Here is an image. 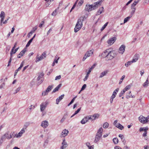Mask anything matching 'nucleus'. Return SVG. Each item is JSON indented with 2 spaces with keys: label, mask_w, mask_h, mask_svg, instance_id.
Here are the masks:
<instances>
[{
  "label": "nucleus",
  "mask_w": 149,
  "mask_h": 149,
  "mask_svg": "<svg viewBox=\"0 0 149 149\" xmlns=\"http://www.w3.org/2000/svg\"><path fill=\"white\" fill-rule=\"evenodd\" d=\"M61 76L60 75H59V76H57L56 77H55V80H58V79H60L61 78Z\"/></svg>",
  "instance_id": "60"
},
{
  "label": "nucleus",
  "mask_w": 149,
  "mask_h": 149,
  "mask_svg": "<svg viewBox=\"0 0 149 149\" xmlns=\"http://www.w3.org/2000/svg\"><path fill=\"white\" fill-rule=\"evenodd\" d=\"M26 50L25 48L22 51L20 52L18 54L17 56V57L18 58H20L21 56H23L24 54L26 51Z\"/></svg>",
  "instance_id": "17"
},
{
  "label": "nucleus",
  "mask_w": 149,
  "mask_h": 149,
  "mask_svg": "<svg viewBox=\"0 0 149 149\" xmlns=\"http://www.w3.org/2000/svg\"><path fill=\"white\" fill-rule=\"evenodd\" d=\"M69 131L66 130H63L60 136L61 137H64L67 135Z\"/></svg>",
  "instance_id": "13"
},
{
  "label": "nucleus",
  "mask_w": 149,
  "mask_h": 149,
  "mask_svg": "<svg viewBox=\"0 0 149 149\" xmlns=\"http://www.w3.org/2000/svg\"><path fill=\"white\" fill-rule=\"evenodd\" d=\"M53 87V85L49 86L46 90L42 92V96H45L48 94L49 92L52 89Z\"/></svg>",
  "instance_id": "6"
},
{
  "label": "nucleus",
  "mask_w": 149,
  "mask_h": 149,
  "mask_svg": "<svg viewBox=\"0 0 149 149\" xmlns=\"http://www.w3.org/2000/svg\"><path fill=\"white\" fill-rule=\"evenodd\" d=\"M41 125L43 127L45 128L48 125V122L46 120L43 121L42 122Z\"/></svg>",
  "instance_id": "16"
},
{
  "label": "nucleus",
  "mask_w": 149,
  "mask_h": 149,
  "mask_svg": "<svg viewBox=\"0 0 149 149\" xmlns=\"http://www.w3.org/2000/svg\"><path fill=\"white\" fill-rule=\"evenodd\" d=\"M119 90V88H116V90H115L114 91L112 95H113L114 96L116 97L117 94V93H118Z\"/></svg>",
  "instance_id": "28"
},
{
  "label": "nucleus",
  "mask_w": 149,
  "mask_h": 149,
  "mask_svg": "<svg viewBox=\"0 0 149 149\" xmlns=\"http://www.w3.org/2000/svg\"><path fill=\"white\" fill-rule=\"evenodd\" d=\"M15 134V132H11V133H10V134H9V137H10V139L12 138V137H13V136H14V137H15V136H16V134Z\"/></svg>",
  "instance_id": "32"
},
{
  "label": "nucleus",
  "mask_w": 149,
  "mask_h": 149,
  "mask_svg": "<svg viewBox=\"0 0 149 149\" xmlns=\"http://www.w3.org/2000/svg\"><path fill=\"white\" fill-rule=\"evenodd\" d=\"M86 18L85 16L80 17L78 20L77 22L76 25L74 29L75 33L78 31L82 26V22Z\"/></svg>",
  "instance_id": "1"
},
{
  "label": "nucleus",
  "mask_w": 149,
  "mask_h": 149,
  "mask_svg": "<svg viewBox=\"0 0 149 149\" xmlns=\"http://www.w3.org/2000/svg\"><path fill=\"white\" fill-rule=\"evenodd\" d=\"M35 108V106L33 105H31L29 107V110H31L32 109H33Z\"/></svg>",
  "instance_id": "61"
},
{
  "label": "nucleus",
  "mask_w": 149,
  "mask_h": 149,
  "mask_svg": "<svg viewBox=\"0 0 149 149\" xmlns=\"http://www.w3.org/2000/svg\"><path fill=\"white\" fill-rule=\"evenodd\" d=\"M139 0H137L135 1L134 3L132 4L131 8H134L135 6L139 2Z\"/></svg>",
  "instance_id": "23"
},
{
  "label": "nucleus",
  "mask_w": 149,
  "mask_h": 149,
  "mask_svg": "<svg viewBox=\"0 0 149 149\" xmlns=\"http://www.w3.org/2000/svg\"><path fill=\"white\" fill-rule=\"evenodd\" d=\"M118 122V120H115L113 124L116 126V127H117V125H118V124L119 123H117Z\"/></svg>",
  "instance_id": "54"
},
{
  "label": "nucleus",
  "mask_w": 149,
  "mask_h": 149,
  "mask_svg": "<svg viewBox=\"0 0 149 149\" xmlns=\"http://www.w3.org/2000/svg\"><path fill=\"white\" fill-rule=\"evenodd\" d=\"M20 70V69H19V68H18L17 69L15 70L14 75V76H15L17 75L18 71Z\"/></svg>",
  "instance_id": "59"
},
{
  "label": "nucleus",
  "mask_w": 149,
  "mask_h": 149,
  "mask_svg": "<svg viewBox=\"0 0 149 149\" xmlns=\"http://www.w3.org/2000/svg\"><path fill=\"white\" fill-rule=\"evenodd\" d=\"M108 23V22H106L102 27V28L101 29V31H102L104 29L106 28V26H107Z\"/></svg>",
  "instance_id": "43"
},
{
  "label": "nucleus",
  "mask_w": 149,
  "mask_h": 149,
  "mask_svg": "<svg viewBox=\"0 0 149 149\" xmlns=\"http://www.w3.org/2000/svg\"><path fill=\"white\" fill-rule=\"evenodd\" d=\"M148 127H141L139 129V131L141 132V131H144V132L147 131L148 130Z\"/></svg>",
  "instance_id": "21"
},
{
  "label": "nucleus",
  "mask_w": 149,
  "mask_h": 149,
  "mask_svg": "<svg viewBox=\"0 0 149 149\" xmlns=\"http://www.w3.org/2000/svg\"><path fill=\"white\" fill-rule=\"evenodd\" d=\"M86 84H84V85H83L81 89V91H82L84 90L86 88Z\"/></svg>",
  "instance_id": "55"
},
{
  "label": "nucleus",
  "mask_w": 149,
  "mask_h": 149,
  "mask_svg": "<svg viewBox=\"0 0 149 149\" xmlns=\"http://www.w3.org/2000/svg\"><path fill=\"white\" fill-rule=\"evenodd\" d=\"M89 74H88V73H87L84 79V81H85L87 80V79L88 78V77Z\"/></svg>",
  "instance_id": "52"
},
{
  "label": "nucleus",
  "mask_w": 149,
  "mask_h": 149,
  "mask_svg": "<svg viewBox=\"0 0 149 149\" xmlns=\"http://www.w3.org/2000/svg\"><path fill=\"white\" fill-rule=\"evenodd\" d=\"M88 121L86 117H85L83 118L81 121V123L82 124H85Z\"/></svg>",
  "instance_id": "25"
},
{
  "label": "nucleus",
  "mask_w": 149,
  "mask_h": 149,
  "mask_svg": "<svg viewBox=\"0 0 149 149\" xmlns=\"http://www.w3.org/2000/svg\"><path fill=\"white\" fill-rule=\"evenodd\" d=\"M24 129L23 128L16 136V137L18 138L19 137H21L22 135V134L24 133Z\"/></svg>",
  "instance_id": "19"
},
{
  "label": "nucleus",
  "mask_w": 149,
  "mask_h": 149,
  "mask_svg": "<svg viewBox=\"0 0 149 149\" xmlns=\"http://www.w3.org/2000/svg\"><path fill=\"white\" fill-rule=\"evenodd\" d=\"M131 86V85H128L125 88L126 89L125 90L127 91L128 90L130 89Z\"/></svg>",
  "instance_id": "50"
},
{
  "label": "nucleus",
  "mask_w": 149,
  "mask_h": 149,
  "mask_svg": "<svg viewBox=\"0 0 149 149\" xmlns=\"http://www.w3.org/2000/svg\"><path fill=\"white\" fill-rule=\"evenodd\" d=\"M118 125H117V128L121 130H122L124 129V127L120 123H119Z\"/></svg>",
  "instance_id": "39"
},
{
  "label": "nucleus",
  "mask_w": 149,
  "mask_h": 149,
  "mask_svg": "<svg viewBox=\"0 0 149 149\" xmlns=\"http://www.w3.org/2000/svg\"><path fill=\"white\" fill-rule=\"evenodd\" d=\"M84 0H81L79 2L78 4L79 6H81L84 3Z\"/></svg>",
  "instance_id": "56"
},
{
  "label": "nucleus",
  "mask_w": 149,
  "mask_h": 149,
  "mask_svg": "<svg viewBox=\"0 0 149 149\" xmlns=\"http://www.w3.org/2000/svg\"><path fill=\"white\" fill-rule=\"evenodd\" d=\"M130 147L127 146V145L124 146V149H130Z\"/></svg>",
  "instance_id": "64"
},
{
  "label": "nucleus",
  "mask_w": 149,
  "mask_h": 149,
  "mask_svg": "<svg viewBox=\"0 0 149 149\" xmlns=\"http://www.w3.org/2000/svg\"><path fill=\"white\" fill-rule=\"evenodd\" d=\"M46 52H44L40 57H38L37 58L36 62H38L39 61L42 60L43 58L46 57Z\"/></svg>",
  "instance_id": "9"
},
{
  "label": "nucleus",
  "mask_w": 149,
  "mask_h": 149,
  "mask_svg": "<svg viewBox=\"0 0 149 149\" xmlns=\"http://www.w3.org/2000/svg\"><path fill=\"white\" fill-rule=\"evenodd\" d=\"M138 55L136 54L134 55V56L133 59L132 60L133 61V62H135L138 59Z\"/></svg>",
  "instance_id": "26"
},
{
  "label": "nucleus",
  "mask_w": 149,
  "mask_h": 149,
  "mask_svg": "<svg viewBox=\"0 0 149 149\" xmlns=\"http://www.w3.org/2000/svg\"><path fill=\"white\" fill-rule=\"evenodd\" d=\"M107 73V71H105L100 73L99 78H102L104 76L106 75V74Z\"/></svg>",
  "instance_id": "24"
},
{
  "label": "nucleus",
  "mask_w": 149,
  "mask_h": 149,
  "mask_svg": "<svg viewBox=\"0 0 149 149\" xmlns=\"http://www.w3.org/2000/svg\"><path fill=\"white\" fill-rule=\"evenodd\" d=\"M5 13L3 11H1L0 15V17H5Z\"/></svg>",
  "instance_id": "48"
},
{
  "label": "nucleus",
  "mask_w": 149,
  "mask_h": 149,
  "mask_svg": "<svg viewBox=\"0 0 149 149\" xmlns=\"http://www.w3.org/2000/svg\"><path fill=\"white\" fill-rule=\"evenodd\" d=\"M37 29V27L36 26H35L33 27V30L30 32L29 33L28 35H29V34H31L32 35L34 31H35Z\"/></svg>",
  "instance_id": "35"
},
{
  "label": "nucleus",
  "mask_w": 149,
  "mask_h": 149,
  "mask_svg": "<svg viewBox=\"0 0 149 149\" xmlns=\"http://www.w3.org/2000/svg\"><path fill=\"white\" fill-rule=\"evenodd\" d=\"M57 10L55 9L52 13V15L53 16H55L56 15Z\"/></svg>",
  "instance_id": "51"
},
{
  "label": "nucleus",
  "mask_w": 149,
  "mask_h": 149,
  "mask_svg": "<svg viewBox=\"0 0 149 149\" xmlns=\"http://www.w3.org/2000/svg\"><path fill=\"white\" fill-rule=\"evenodd\" d=\"M97 8V6L95 5H88L86 4V6L85 10L88 12L90 11L93 10H94Z\"/></svg>",
  "instance_id": "3"
},
{
  "label": "nucleus",
  "mask_w": 149,
  "mask_h": 149,
  "mask_svg": "<svg viewBox=\"0 0 149 149\" xmlns=\"http://www.w3.org/2000/svg\"><path fill=\"white\" fill-rule=\"evenodd\" d=\"M29 123H26L24 125V127L25 129H26L27 127L29 125Z\"/></svg>",
  "instance_id": "53"
},
{
  "label": "nucleus",
  "mask_w": 149,
  "mask_h": 149,
  "mask_svg": "<svg viewBox=\"0 0 149 149\" xmlns=\"http://www.w3.org/2000/svg\"><path fill=\"white\" fill-rule=\"evenodd\" d=\"M102 136V134H96L95 136V138L94 141V142L95 143H96L97 142H98L100 140V138H101Z\"/></svg>",
  "instance_id": "14"
},
{
  "label": "nucleus",
  "mask_w": 149,
  "mask_h": 149,
  "mask_svg": "<svg viewBox=\"0 0 149 149\" xmlns=\"http://www.w3.org/2000/svg\"><path fill=\"white\" fill-rule=\"evenodd\" d=\"M93 50H90L87 51L85 54L84 57L82 59V61H84L87 57L91 56L93 54Z\"/></svg>",
  "instance_id": "7"
},
{
  "label": "nucleus",
  "mask_w": 149,
  "mask_h": 149,
  "mask_svg": "<svg viewBox=\"0 0 149 149\" xmlns=\"http://www.w3.org/2000/svg\"><path fill=\"white\" fill-rule=\"evenodd\" d=\"M81 107H80L74 113V114L72 116H71V118L73 116H74L75 115H76V114H77L79 112V111H80V110H81Z\"/></svg>",
  "instance_id": "33"
},
{
  "label": "nucleus",
  "mask_w": 149,
  "mask_h": 149,
  "mask_svg": "<svg viewBox=\"0 0 149 149\" xmlns=\"http://www.w3.org/2000/svg\"><path fill=\"white\" fill-rule=\"evenodd\" d=\"M24 61H23L20 65V67L19 68V69H21V68L23 67L24 64Z\"/></svg>",
  "instance_id": "57"
},
{
  "label": "nucleus",
  "mask_w": 149,
  "mask_h": 149,
  "mask_svg": "<svg viewBox=\"0 0 149 149\" xmlns=\"http://www.w3.org/2000/svg\"><path fill=\"white\" fill-rule=\"evenodd\" d=\"M62 146H61L60 149H65L68 146V144L64 139L62 143Z\"/></svg>",
  "instance_id": "12"
},
{
  "label": "nucleus",
  "mask_w": 149,
  "mask_h": 149,
  "mask_svg": "<svg viewBox=\"0 0 149 149\" xmlns=\"http://www.w3.org/2000/svg\"><path fill=\"white\" fill-rule=\"evenodd\" d=\"M116 38L115 37H114L111 38L109 39L107 41V42L108 43L109 45H112L114 42L116 41Z\"/></svg>",
  "instance_id": "11"
},
{
  "label": "nucleus",
  "mask_w": 149,
  "mask_h": 149,
  "mask_svg": "<svg viewBox=\"0 0 149 149\" xmlns=\"http://www.w3.org/2000/svg\"><path fill=\"white\" fill-rule=\"evenodd\" d=\"M104 11V8L103 7L100 8L99 10L97 11V14L96 15H100L102 12Z\"/></svg>",
  "instance_id": "20"
},
{
  "label": "nucleus",
  "mask_w": 149,
  "mask_h": 149,
  "mask_svg": "<svg viewBox=\"0 0 149 149\" xmlns=\"http://www.w3.org/2000/svg\"><path fill=\"white\" fill-rule=\"evenodd\" d=\"M148 78L146 81L143 84V86L144 87H146L148 85Z\"/></svg>",
  "instance_id": "30"
},
{
  "label": "nucleus",
  "mask_w": 149,
  "mask_h": 149,
  "mask_svg": "<svg viewBox=\"0 0 149 149\" xmlns=\"http://www.w3.org/2000/svg\"><path fill=\"white\" fill-rule=\"evenodd\" d=\"M61 84H59L56 88H55L53 90L52 93H54L57 91L59 89L61 86Z\"/></svg>",
  "instance_id": "22"
},
{
  "label": "nucleus",
  "mask_w": 149,
  "mask_h": 149,
  "mask_svg": "<svg viewBox=\"0 0 149 149\" xmlns=\"http://www.w3.org/2000/svg\"><path fill=\"white\" fill-rule=\"evenodd\" d=\"M64 96V94H63L59 96L56 100V104H58L59 102L63 98Z\"/></svg>",
  "instance_id": "18"
},
{
  "label": "nucleus",
  "mask_w": 149,
  "mask_h": 149,
  "mask_svg": "<svg viewBox=\"0 0 149 149\" xmlns=\"http://www.w3.org/2000/svg\"><path fill=\"white\" fill-rule=\"evenodd\" d=\"M6 137L4 136V135L2 136L1 138V139L3 141H4L6 139Z\"/></svg>",
  "instance_id": "62"
},
{
  "label": "nucleus",
  "mask_w": 149,
  "mask_h": 149,
  "mask_svg": "<svg viewBox=\"0 0 149 149\" xmlns=\"http://www.w3.org/2000/svg\"><path fill=\"white\" fill-rule=\"evenodd\" d=\"M115 149H122V148L119 146H115L114 147Z\"/></svg>",
  "instance_id": "63"
},
{
  "label": "nucleus",
  "mask_w": 149,
  "mask_h": 149,
  "mask_svg": "<svg viewBox=\"0 0 149 149\" xmlns=\"http://www.w3.org/2000/svg\"><path fill=\"white\" fill-rule=\"evenodd\" d=\"M125 48V46L124 45H122L120 47L118 50V52L123 54L124 52Z\"/></svg>",
  "instance_id": "10"
},
{
  "label": "nucleus",
  "mask_w": 149,
  "mask_h": 149,
  "mask_svg": "<svg viewBox=\"0 0 149 149\" xmlns=\"http://www.w3.org/2000/svg\"><path fill=\"white\" fill-rule=\"evenodd\" d=\"M93 117H94V119L95 120L96 119L98 118L99 117V115L96 113L95 114L93 115Z\"/></svg>",
  "instance_id": "49"
},
{
  "label": "nucleus",
  "mask_w": 149,
  "mask_h": 149,
  "mask_svg": "<svg viewBox=\"0 0 149 149\" xmlns=\"http://www.w3.org/2000/svg\"><path fill=\"white\" fill-rule=\"evenodd\" d=\"M109 125V123L107 122L105 123L103 125V127L104 128H107Z\"/></svg>",
  "instance_id": "40"
},
{
  "label": "nucleus",
  "mask_w": 149,
  "mask_h": 149,
  "mask_svg": "<svg viewBox=\"0 0 149 149\" xmlns=\"http://www.w3.org/2000/svg\"><path fill=\"white\" fill-rule=\"evenodd\" d=\"M9 132H6L4 135V136L6 137V138L7 139H10V138L9 137Z\"/></svg>",
  "instance_id": "31"
},
{
  "label": "nucleus",
  "mask_w": 149,
  "mask_h": 149,
  "mask_svg": "<svg viewBox=\"0 0 149 149\" xmlns=\"http://www.w3.org/2000/svg\"><path fill=\"white\" fill-rule=\"evenodd\" d=\"M131 17H132V16H129L125 18L124 19V23H125L127 22L128 21H129V19Z\"/></svg>",
  "instance_id": "34"
},
{
  "label": "nucleus",
  "mask_w": 149,
  "mask_h": 149,
  "mask_svg": "<svg viewBox=\"0 0 149 149\" xmlns=\"http://www.w3.org/2000/svg\"><path fill=\"white\" fill-rule=\"evenodd\" d=\"M32 39H31L27 43V44L26 45V47H29L31 43L32 42Z\"/></svg>",
  "instance_id": "44"
},
{
  "label": "nucleus",
  "mask_w": 149,
  "mask_h": 149,
  "mask_svg": "<svg viewBox=\"0 0 149 149\" xmlns=\"http://www.w3.org/2000/svg\"><path fill=\"white\" fill-rule=\"evenodd\" d=\"M113 141L114 143L115 144L118 143V140L117 138H113Z\"/></svg>",
  "instance_id": "38"
},
{
  "label": "nucleus",
  "mask_w": 149,
  "mask_h": 149,
  "mask_svg": "<svg viewBox=\"0 0 149 149\" xmlns=\"http://www.w3.org/2000/svg\"><path fill=\"white\" fill-rule=\"evenodd\" d=\"M131 9H132V10L131 11L130 16H132L133 15V14L134 13V12H135L136 9L135 8H131Z\"/></svg>",
  "instance_id": "42"
},
{
  "label": "nucleus",
  "mask_w": 149,
  "mask_h": 149,
  "mask_svg": "<svg viewBox=\"0 0 149 149\" xmlns=\"http://www.w3.org/2000/svg\"><path fill=\"white\" fill-rule=\"evenodd\" d=\"M67 116V114H64V115L63 116L62 118L60 120V123H63L64 121L66 119V118Z\"/></svg>",
  "instance_id": "27"
},
{
  "label": "nucleus",
  "mask_w": 149,
  "mask_h": 149,
  "mask_svg": "<svg viewBox=\"0 0 149 149\" xmlns=\"http://www.w3.org/2000/svg\"><path fill=\"white\" fill-rule=\"evenodd\" d=\"M139 121L142 123H146L147 122H149V115L148 116L146 117L141 115L139 117Z\"/></svg>",
  "instance_id": "2"
},
{
  "label": "nucleus",
  "mask_w": 149,
  "mask_h": 149,
  "mask_svg": "<svg viewBox=\"0 0 149 149\" xmlns=\"http://www.w3.org/2000/svg\"><path fill=\"white\" fill-rule=\"evenodd\" d=\"M48 104V102L46 101L45 102L42 103L40 105V111L41 112L43 111L45 109Z\"/></svg>",
  "instance_id": "8"
},
{
  "label": "nucleus",
  "mask_w": 149,
  "mask_h": 149,
  "mask_svg": "<svg viewBox=\"0 0 149 149\" xmlns=\"http://www.w3.org/2000/svg\"><path fill=\"white\" fill-rule=\"evenodd\" d=\"M104 0H99L97 2H96L95 3H94V4L96 5V6L97 5V4H100L101 2L102 1H104Z\"/></svg>",
  "instance_id": "45"
},
{
  "label": "nucleus",
  "mask_w": 149,
  "mask_h": 149,
  "mask_svg": "<svg viewBox=\"0 0 149 149\" xmlns=\"http://www.w3.org/2000/svg\"><path fill=\"white\" fill-rule=\"evenodd\" d=\"M103 129L102 127H101L98 130L96 134H102V132Z\"/></svg>",
  "instance_id": "37"
},
{
  "label": "nucleus",
  "mask_w": 149,
  "mask_h": 149,
  "mask_svg": "<svg viewBox=\"0 0 149 149\" xmlns=\"http://www.w3.org/2000/svg\"><path fill=\"white\" fill-rule=\"evenodd\" d=\"M113 95H112L110 99V103H112L113 102V99L115 98V97L113 96Z\"/></svg>",
  "instance_id": "47"
},
{
  "label": "nucleus",
  "mask_w": 149,
  "mask_h": 149,
  "mask_svg": "<svg viewBox=\"0 0 149 149\" xmlns=\"http://www.w3.org/2000/svg\"><path fill=\"white\" fill-rule=\"evenodd\" d=\"M125 75H123L122 76L121 78L120 79V81L119 83V84H120L122 82L123 80L125 78Z\"/></svg>",
  "instance_id": "46"
},
{
  "label": "nucleus",
  "mask_w": 149,
  "mask_h": 149,
  "mask_svg": "<svg viewBox=\"0 0 149 149\" xmlns=\"http://www.w3.org/2000/svg\"><path fill=\"white\" fill-rule=\"evenodd\" d=\"M21 89V87H18L15 90V92L14 93V94L16 93H17L18 92H19Z\"/></svg>",
  "instance_id": "58"
},
{
  "label": "nucleus",
  "mask_w": 149,
  "mask_h": 149,
  "mask_svg": "<svg viewBox=\"0 0 149 149\" xmlns=\"http://www.w3.org/2000/svg\"><path fill=\"white\" fill-rule=\"evenodd\" d=\"M77 96H76L74 97L73 99L71 100L70 103L68 104V106H70L71 104H72L74 101L75 98L77 97Z\"/></svg>",
  "instance_id": "41"
},
{
  "label": "nucleus",
  "mask_w": 149,
  "mask_h": 149,
  "mask_svg": "<svg viewBox=\"0 0 149 149\" xmlns=\"http://www.w3.org/2000/svg\"><path fill=\"white\" fill-rule=\"evenodd\" d=\"M95 65H96V64H94L91 67V68H90L88 72H87L88 73V74H90V72H91V70L93 69L95 67Z\"/></svg>",
  "instance_id": "29"
},
{
  "label": "nucleus",
  "mask_w": 149,
  "mask_h": 149,
  "mask_svg": "<svg viewBox=\"0 0 149 149\" xmlns=\"http://www.w3.org/2000/svg\"><path fill=\"white\" fill-rule=\"evenodd\" d=\"M109 49L106 50L102 53L101 56L103 58L106 57L107 58V55L109 52Z\"/></svg>",
  "instance_id": "15"
},
{
  "label": "nucleus",
  "mask_w": 149,
  "mask_h": 149,
  "mask_svg": "<svg viewBox=\"0 0 149 149\" xmlns=\"http://www.w3.org/2000/svg\"><path fill=\"white\" fill-rule=\"evenodd\" d=\"M133 62H133V61L132 60L131 61H129L125 63V66L126 67H128L129 66L131 65L132 63Z\"/></svg>",
  "instance_id": "36"
},
{
  "label": "nucleus",
  "mask_w": 149,
  "mask_h": 149,
  "mask_svg": "<svg viewBox=\"0 0 149 149\" xmlns=\"http://www.w3.org/2000/svg\"><path fill=\"white\" fill-rule=\"evenodd\" d=\"M44 74L43 72L40 73L39 75L37 78V84L38 85L41 84L43 81L44 80L43 76Z\"/></svg>",
  "instance_id": "5"
},
{
  "label": "nucleus",
  "mask_w": 149,
  "mask_h": 149,
  "mask_svg": "<svg viewBox=\"0 0 149 149\" xmlns=\"http://www.w3.org/2000/svg\"><path fill=\"white\" fill-rule=\"evenodd\" d=\"M116 56V54L114 53V51H109V52L107 55V58L108 60H111L113 59Z\"/></svg>",
  "instance_id": "4"
}]
</instances>
